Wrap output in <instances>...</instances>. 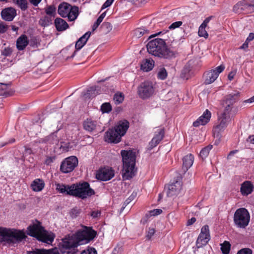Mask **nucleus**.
Wrapping results in <instances>:
<instances>
[{
  "mask_svg": "<svg viewBox=\"0 0 254 254\" xmlns=\"http://www.w3.org/2000/svg\"><path fill=\"white\" fill-rule=\"evenodd\" d=\"M211 18L212 16H209L205 18V20L203 21V23L200 25L206 27Z\"/></svg>",
  "mask_w": 254,
  "mask_h": 254,
  "instance_id": "obj_61",
  "label": "nucleus"
},
{
  "mask_svg": "<svg viewBox=\"0 0 254 254\" xmlns=\"http://www.w3.org/2000/svg\"><path fill=\"white\" fill-rule=\"evenodd\" d=\"M67 195L84 199L95 194V191L90 188L87 182L73 184L68 188Z\"/></svg>",
  "mask_w": 254,
  "mask_h": 254,
  "instance_id": "obj_6",
  "label": "nucleus"
},
{
  "mask_svg": "<svg viewBox=\"0 0 254 254\" xmlns=\"http://www.w3.org/2000/svg\"><path fill=\"white\" fill-rule=\"evenodd\" d=\"M231 245L228 241H225L221 244V250L223 254H229L230 250Z\"/></svg>",
  "mask_w": 254,
  "mask_h": 254,
  "instance_id": "obj_40",
  "label": "nucleus"
},
{
  "mask_svg": "<svg viewBox=\"0 0 254 254\" xmlns=\"http://www.w3.org/2000/svg\"><path fill=\"white\" fill-rule=\"evenodd\" d=\"M16 15V11L13 7H7L2 10L1 16L2 19L7 21L13 20Z\"/></svg>",
  "mask_w": 254,
  "mask_h": 254,
  "instance_id": "obj_20",
  "label": "nucleus"
},
{
  "mask_svg": "<svg viewBox=\"0 0 254 254\" xmlns=\"http://www.w3.org/2000/svg\"><path fill=\"white\" fill-rule=\"evenodd\" d=\"M96 122L91 119H87L83 123V128L88 132L94 130L96 128Z\"/></svg>",
  "mask_w": 254,
  "mask_h": 254,
  "instance_id": "obj_32",
  "label": "nucleus"
},
{
  "mask_svg": "<svg viewBox=\"0 0 254 254\" xmlns=\"http://www.w3.org/2000/svg\"><path fill=\"white\" fill-rule=\"evenodd\" d=\"M101 213L98 211H93L91 212V216L93 218H97L100 215Z\"/></svg>",
  "mask_w": 254,
  "mask_h": 254,
  "instance_id": "obj_63",
  "label": "nucleus"
},
{
  "mask_svg": "<svg viewBox=\"0 0 254 254\" xmlns=\"http://www.w3.org/2000/svg\"><path fill=\"white\" fill-rule=\"evenodd\" d=\"M124 100V95L122 93H117L114 95V100L116 104L122 103Z\"/></svg>",
  "mask_w": 254,
  "mask_h": 254,
  "instance_id": "obj_46",
  "label": "nucleus"
},
{
  "mask_svg": "<svg viewBox=\"0 0 254 254\" xmlns=\"http://www.w3.org/2000/svg\"><path fill=\"white\" fill-rule=\"evenodd\" d=\"M194 161V156L191 154H189L183 158L182 169L186 172L192 165Z\"/></svg>",
  "mask_w": 254,
  "mask_h": 254,
  "instance_id": "obj_25",
  "label": "nucleus"
},
{
  "mask_svg": "<svg viewBox=\"0 0 254 254\" xmlns=\"http://www.w3.org/2000/svg\"><path fill=\"white\" fill-rule=\"evenodd\" d=\"M210 240V235L209 226L207 225L203 226L198 235L196 242V245L197 248H200L206 246Z\"/></svg>",
  "mask_w": 254,
  "mask_h": 254,
  "instance_id": "obj_13",
  "label": "nucleus"
},
{
  "mask_svg": "<svg viewBox=\"0 0 254 254\" xmlns=\"http://www.w3.org/2000/svg\"><path fill=\"white\" fill-rule=\"evenodd\" d=\"M183 24V22L181 21H176V22H175L174 23H173L172 24H171L169 27V29H174L176 28H178V27H179L180 26H181Z\"/></svg>",
  "mask_w": 254,
  "mask_h": 254,
  "instance_id": "obj_53",
  "label": "nucleus"
},
{
  "mask_svg": "<svg viewBox=\"0 0 254 254\" xmlns=\"http://www.w3.org/2000/svg\"><path fill=\"white\" fill-rule=\"evenodd\" d=\"M57 131L53 132L43 139V142L49 143L50 144H57L59 141L57 135Z\"/></svg>",
  "mask_w": 254,
  "mask_h": 254,
  "instance_id": "obj_34",
  "label": "nucleus"
},
{
  "mask_svg": "<svg viewBox=\"0 0 254 254\" xmlns=\"http://www.w3.org/2000/svg\"><path fill=\"white\" fill-rule=\"evenodd\" d=\"M168 76V73L164 67L160 68L158 73L157 78L161 80H165Z\"/></svg>",
  "mask_w": 254,
  "mask_h": 254,
  "instance_id": "obj_41",
  "label": "nucleus"
},
{
  "mask_svg": "<svg viewBox=\"0 0 254 254\" xmlns=\"http://www.w3.org/2000/svg\"><path fill=\"white\" fill-rule=\"evenodd\" d=\"M154 91L153 83L149 81H145L138 86L137 93L140 98L145 99L152 96Z\"/></svg>",
  "mask_w": 254,
  "mask_h": 254,
  "instance_id": "obj_11",
  "label": "nucleus"
},
{
  "mask_svg": "<svg viewBox=\"0 0 254 254\" xmlns=\"http://www.w3.org/2000/svg\"><path fill=\"white\" fill-rule=\"evenodd\" d=\"M148 52L160 59L171 60L176 57L177 52L168 47L165 40L156 38L149 41L147 45Z\"/></svg>",
  "mask_w": 254,
  "mask_h": 254,
  "instance_id": "obj_1",
  "label": "nucleus"
},
{
  "mask_svg": "<svg viewBox=\"0 0 254 254\" xmlns=\"http://www.w3.org/2000/svg\"><path fill=\"white\" fill-rule=\"evenodd\" d=\"M114 1L112 0H107L102 6V9L109 7Z\"/></svg>",
  "mask_w": 254,
  "mask_h": 254,
  "instance_id": "obj_58",
  "label": "nucleus"
},
{
  "mask_svg": "<svg viewBox=\"0 0 254 254\" xmlns=\"http://www.w3.org/2000/svg\"><path fill=\"white\" fill-rule=\"evenodd\" d=\"M76 239L78 240L80 245L89 243L97 236V232L92 227L84 226L75 233Z\"/></svg>",
  "mask_w": 254,
  "mask_h": 254,
  "instance_id": "obj_9",
  "label": "nucleus"
},
{
  "mask_svg": "<svg viewBox=\"0 0 254 254\" xmlns=\"http://www.w3.org/2000/svg\"><path fill=\"white\" fill-rule=\"evenodd\" d=\"M156 231L154 228H149L148 231H147L146 237L147 240H150L152 237L154 235Z\"/></svg>",
  "mask_w": 254,
  "mask_h": 254,
  "instance_id": "obj_52",
  "label": "nucleus"
},
{
  "mask_svg": "<svg viewBox=\"0 0 254 254\" xmlns=\"http://www.w3.org/2000/svg\"><path fill=\"white\" fill-rule=\"evenodd\" d=\"M106 14V12H104L102 13L99 17L97 19L96 21L94 23L92 26V30L94 31L95 30L97 27L99 26V25L100 24V23L102 22L103 19L105 17Z\"/></svg>",
  "mask_w": 254,
  "mask_h": 254,
  "instance_id": "obj_44",
  "label": "nucleus"
},
{
  "mask_svg": "<svg viewBox=\"0 0 254 254\" xmlns=\"http://www.w3.org/2000/svg\"><path fill=\"white\" fill-rule=\"evenodd\" d=\"M236 74V70H232L231 71L228 75V78L229 80L231 81L232 80L234 76H235Z\"/></svg>",
  "mask_w": 254,
  "mask_h": 254,
  "instance_id": "obj_59",
  "label": "nucleus"
},
{
  "mask_svg": "<svg viewBox=\"0 0 254 254\" xmlns=\"http://www.w3.org/2000/svg\"><path fill=\"white\" fill-rule=\"evenodd\" d=\"M121 154L123 163V178L125 180H129L135 175L136 153L132 150H123Z\"/></svg>",
  "mask_w": 254,
  "mask_h": 254,
  "instance_id": "obj_3",
  "label": "nucleus"
},
{
  "mask_svg": "<svg viewBox=\"0 0 254 254\" xmlns=\"http://www.w3.org/2000/svg\"><path fill=\"white\" fill-rule=\"evenodd\" d=\"M14 2L22 11L26 10L28 7V3L26 0H14Z\"/></svg>",
  "mask_w": 254,
  "mask_h": 254,
  "instance_id": "obj_39",
  "label": "nucleus"
},
{
  "mask_svg": "<svg viewBox=\"0 0 254 254\" xmlns=\"http://www.w3.org/2000/svg\"><path fill=\"white\" fill-rule=\"evenodd\" d=\"M132 198H130V196L127 199L123 204V205L122 207V210H123L127 206V205L130 202Z\"/></svg>",
  "mask_w": 254,
  "mask_h": 254,
  "instance_id": "obj_62",
  "label": "nucleus"
},
{
  "mask_svg": "<svg viewBox=\"0 0 254 254\" xmlns=\"http://www.w3.org/2000/svg\"><path fill=\"white\" fill-rule=\"evenodd\" d=\"M80 246L78 240L76 239L75 234L71 236L68 235L62 239L61 251L63 253H65V250H69L72 248L74 249Z\"/></svg>",
  "mask_w": 254,
  "mask_h": 254,
  "instance_id": "obj_12",
  "label": "nucleus"
},
{
  "mask_svg": "<svg viewBox=\"0 0 254 254\" xmlns=\"http://www.w3.org/2000/svg\"><path fill=\"white\" fill-rule=\"evenodd\" d=\"M8 29V26L3 22L0 23V33H5Z\"/></svg>",
  "mask_w": 254,
  "mask_h": 254,
  "instance_id": "obj_57",
  "label": "nucleus"
},
{
  "mask_svg": "<svg viewBox=\"0 0 254 254\" xmlns=\"http://www.w3.org/2000/svg\"><path fill=\"white\" fill-rule=\"evenodd\" d=\"M12 53V49L9 47H5L1 51V55L6 57L10 56Z\"/></svg>",
  "mask_w": 254,
  "mask_h": 254,
  "instance_id": "obj_49",
  "label": "nucleus"
},
{
  "mask_svg": "<svg viewBox=\"0 0 254 254\" xmlns=\"http://www.w3.org/2000/svg\"><path fill=\"white\" fill-rule=\"evenodd\" d=\"M240 96V93L239 92L232 93L225 96L223 102L233 106L234 104L239 101Z\"/></svg>",
  "mask_w": 254,
  "mask_h": 254,
  "instance_id": "obj_23",
  "label": "nucleus"
},
{
  "mask_svg": "<svg viewBox=\"0 0 254 254\" xmlns=\"http://www.w3.org/2000/svg\"><path fill=\"white\" fill-rule=\"evenodd\" d=\"M78 160L75 156H71L65 158L61 163V171L65 174L72 172L78 166Z\"/></svg>",
  "mask_w": 254,
  "mask_h": 254,
  "instance_id": "obj_10",
  "label": "nucleus"
},
{
  "mask_svg": "<svg viewBox=\"0 0 254 254\" xmlns=\"http://www.w3.org/2000/svg\"><path fill=\"white\" fill-rule=\"evenodd\" d=\"M27 234L31 237L35 238L39 241L47 244H52L55 237L54 233L47 231L42 226V223L37 220L36 223L27 227Z\"/></svg>",
  "mask_w": 254,
  "mask_h": 254,
  "instance_id": "obj_2",
  "label": "nucleus"
},
{
  "mask_svg": "<svg viewBox=\"0 0 254 254\" xmlns=\"http://www.w3.org/2000/svg\"><path fill=\"white\" fill-rule=\"evenodd\" d=\"M254 186L251 181H246L241 186L240 192L242 195L247 196L252 193Z\"/></svg>",
  "mask_w": 254,
  "mask_h": 254,
  "instance_id": "obj_21",
  "label": "nucleus"
},
{
  "mask_svg": "<svg viewBox=\"0 0 254 254\" xmlns=\"http://www.w3.org/2000/svg\"><path fill=\"white\" fill-rule=\"evenodd\" d=\"M45 11L47 16L51 17H55L56 15V8L54 5H48L45 8Z\"/></svg>",
  "mask_w": 254,
  "mask_h": 254,
  "instance_id": "obj_36",
  "label": "nucleus"
},
{
  "mask_svg": "<svg viewBox=\"0 0 254 254\" xmlns=\"http://www.w3.org/2000/svg\"><path fill=\"white\" fill-rule=\"evenodd\" d=\"M155 62L151 58L146 59L142 61L141 69L146 72L151 70L154 66Z\"/></svg>",
  "mask_w": 254,
  "mask_h": 254,
  "instance_id": "obj_26",
  "label": "nucleus"
},
{
  "mask_svg": "<svg viewBox=\"0 0 254 254\" xmlns=\"http://www.w3.org/2000/svg\"><path fill=\"white\" fill-rule=\"evenodd\" d=\"M222 106L224 108L223 112L221 114H224V115H230V113L231 112L233 106L230 105L229 104H226V103L222 102Z\"/></svg>",
  "mask_w": 254,
  "mask_h": 254,
  "instance_id": "obj_43",
  "label": "nucleus"
},
{
  "mask_svg": "<svg viewBox=\"0 0 254 254\" xmlns=\"http://www.w3.org/2000/svg\"><path fill=\"white\" fill-rule=\"evenodd\" d=\"M225 69L224 65H220L216 67L214 69H211L206 72L204 74L205 78L204 83L205 84H210L217 78L219 74L221 73Z\"/></svg>",
  "mask_w": 254,
  "mask_h": 254,
  "instance_id": "obj_14",
  "label": "nucleus"
},
{
  "mask_svg": "<svg viewBox=\"0 0 254 254\" xmlns=\"http://www.w3.org/2000/svg\"><path fill=\"white\" fill-rule=\"evenodd\" d=\"M149 33L150 30L145 27L137 28L134 31V35L137 38L143 36H147Z\"/></svg>",
  "mask_w": 254,
  "mask_h": 254,
  "instance_id": "obj_33",
  "label": "nucleus"
},
{
  "mask_svg": "<svg viewBox=\"0 0 254 254\" xmlns=\"http://www.w3.org/2000/svg\"><path fill=\"white\" fill-rule=\"evenodd\" d=\"M249 3L251 13L254 12V0H249Z\"/></svg>",
  "mask_w": 254,
  "mask_h": 254,
  "instance_id": "obj_64",
  "label": "nucleus"
},
{
  "mask_svg": "<svg viewBox=\"0 0 254 254\" xmlns=\"http://www.w3.org/2000/svg\"><path fill=\"white\" fill-rule=\"evenodd\" d=\"M237 254H252V251L249 248H244L239 251Z\"/></svg>",
  "mask_w": 254,
  "mask_h": 254,
  "instance_id": "obj_54",
  "label": "nucleus"
},
{
  "mask_svg": "<svg viewBox=\"0 0 254 254\" xmlns=\"http://www.w3.org/2000/svg\"><path fill=\"white\" fill-rule=\"evenodd\" d=\"M52 23V18L49 16H45L41 18L39 24L42 27H47Z\"/></svg>",
  "mask_w": 254,
  "mask_h": 254,
  "instance_id": "obj_35",
  "label": "nucleus"
},
{
  "mask_svg": "<svg viewBox=\"0 0 254 254\" xmlns=\"http://www.w3.org/2000/svg\"><path fill=\"white\" fill-rule=\"evenodd\" d=\"M233 220L236 227L245 229L248 226L250 221V213L245 208H238L234 213Z\"/></svg>",
  "mask_w": 254,
  "mask_h": 254,
  "instance_id": "obj_8",
  "label": "nucleus"
},
{
  "mask_svg": "<svg viewBox=\"0 0 254 254\" xmlns=\"http://www.w3.org/2000/svg\"><path fill=\"white\" fill-rule=\"evenodd\" d=\"M115 175L114 170L109 167L100 169L96 174V178L103 181L111 180Z\"/></svg>",
  "mask_w": 254,
  "mask_h": 254,
  "instance_id": "obj_15",
  "label": "nucleus"
},
{
  "mask_svg": "<svg viewBox=\"0 0 254 254\" xmlns=\"http://www.w3.org/2000/svg\"><path fill=\"white\" fill-rule=\"evenodd\" d=\"M101 27L105 30L106 32H110L112 29V25L110 22H104Z\"/></svg>",
  "mask_w": 254,
  "mask_h": 254,
  "instance_id": "obj_51",
  "label": "nucleus"
},
{
  "mask_svg": "<svg viewBox=\"0 0 254 254\" xmlns=\"http://www.w3.org/2000/svg\"><path fill=\"white\" fill-rule=\"evenodd\" d=\"M218 124L215 127V131L218 133L223 131L227 127L228 125L231 122V118L230 115H224L221 114L218 116Z\"/></svg>",
  "mask_w": 254,
  "mask_h": 254,
  "instance_id": "obj_17",
  "label": "nucleus"
},
{
  "mask_svg": "<svg viewBox=\"0 0 254 254\" xmlns=\"http://www.w3.org/2000/svg\"><path fill=\"white\" fill-rule=\"evenodd\" d=\"M26 237L21 230L0 227V243L14 244L21 242Z\"/></svg>",
  "mask_w": 254,
  "mask_h": 254,
  "instance_id": "obj_4",
  "label": "nucleus"
},
{
  "mask_svg": "<svg viewBox=\"0 0 254 254\" xmlns=\"http://www.w3.org/2000/svg\"><path fill=\"white\" fill-rule=\"evenodd\" d=\"M58 12L62 17H67L68 21H74L79 15V8L63 2L59 5Z\"/></svg>",
  "mask_w": 254,
  "mask_h": 254,
  "instance_id": "obj_7",
  "label": "nucleus"
},
{
  "mask_svg": "<svg viewBox=\"0 0 254 254\" xmlns=\"http://www.w3.org/2000/svg\"><path fill=\"white\" fill-rule=\"evenodd\" d=\"M162 210L161 209H154L149 211L146 214L145 217L147 218L150 217L151 216H155L158 215L162 213Z\"/></svg>",
  "mask_w": 254,
  "mask_h": 254,
  "instance_id": "obj_42",
  "label": "nucleus"
},
{
  "mask_svg": "<svg viewBox=\"0 0 254 254\" xmlns=\"http://www.w3.org/2000/svg\"><path fill=\"white\" fill-rule=\"evenodd\" d=\"M44 187L45 183L43 180L40 179H36L32 182L31 185V187L34 191H41Z\"/></svg>",
  "mask_w": 254,
  "mask_h": 254,
  "instance_id": "obj_29",
  "label": "nucleus"
},
{
  "mask_svg": "<svg viewBox=\"0 0 254 254\" xmlns=\"http://www.w3.org/2000/svg\"><path fill=\"white\" fill-rule=\"evenodd\" d=\"M55 25L58 31H63L68 27V24L64 19L61 18H57L55 20Z\"/></svg>",
  "mask_w": 254,
  "mask_h": 254,
  "instance_id": "obj_30",
  "label": "nucleus"
},
{
  "mask_svg": "<svg viewBox=\"0 0 254 254\" xmlns=\"http://www.w3.org/2000/svg\"><path fill=\"white\" fill-rule=\"evenodd\" d=\"M182 182L180 181H176L168 186V193L171 195L178 193L182 189Z\"/></svg>",
  "mask_w": 254,
  "mask_h": 254,
  "instance_id": "obj_24",
  "label": "nucleus"
},
{
  "mask_svg": "<svg viewBox=\"0 0 254 254\" xmlns=\"http://www.w3.org/2000/svg\"><path fill=\"white\" fill-rule=\"evenodd\" d=\"M55 160V156H47L45 161V164L47 165H50Z\"/></svg>",
  "mask_w": 254,
  "mask_h": 254,
  "instance_id": "obj_56",
  "label": "nucleus"
},
{
  "mask_svg": "<svg viewBox=\"0 0 254 254\" xmlns=\"http://www.w3.org/2000/svg\"><path fill=\"white\" fill-rule=\"evenodd\" d=\"M211 117V112L206 109L203 114L193 122V126L195 127H198L200 125L204 126L209 122Z\"/></svg>",
  "mask_w": 254,
  "mask_h": 254,
  "instance_id": "obj_19",
  "label": "nucleus"
},
{
  "mask_svg": "<svg viewBox=\"0 0 254 254\" xmlns=\"http://www.w3.org/2000/svg\"><path fill=\"white\" fill-rule=\"evenodd\" d=\"M90 34L91 33L90 32H87L77 41L75 46L76 51L74 52L73 55L71 57V58H73L74 56L76 51L80 50L84 46L88 38L90 37Z\"/></svg>",
  "mask_w": 254,
  "mask_h": 254,
  "instance_id": "obj_22",
  "label": "nucleus"
},
{
  "mask_svg": "<svg viewBox=\"0 0 254 254\" xmlns=\"http://www.w3.org/2000/svg\"><path fill=\"white\" fill-rule=\"evenodd\" d=\"M55 186L56 187V190L61 193H65L67 194V192L69 189H68L70 186L65 185L63 184L56 183Z\"/></svg>",
  "mask_w": 254,
  "mask_h": 254,
  "instance_id": "obj_37",
  "label": "nucleus"
},
{
  "mask_svg": "<svg viewBox=\"0 0 254 254\" xmlns=\"http://www.w3.org/2000/svg\"><path fill=\"white\" fill-rule=\"evenodd\" d=\"M80 213L79 209L77 208H73L71 210L70 215L72 218H75Z\"/></svg>",
  "mask_w": 254,
  "mask_h": 254,
  "instance_id": "obj_55",
  "label": "nucleus"
},
{
  "mask_svg": "<svg viewBox=\"0 0 254 254\" xmlns=\"http://www.w3.org/2000/svg\"><path fill=\"white\" fill-rule=\"evenodd\" d=\"M250 7L249 0H242L235 4L233 8V11L238 14H247L251 13Z\"/></svg>",
  "mask_w": 254,
  "mask_h": 254,
  "instance_id": "obj_16",
  "label": "nucleus"
},
{
  "mask_svg": "<svg viewBox=\"0 0 254 254\" xmlns=\"http://www.w3.org/2000/svg\"><path fill=\"white\" fill-rule=\"evenodd\" d=\"M87 93L90 96H92V95L95 96L96 95L99 94V89L98 86H94L89 87L87 91Z\"/></svg>",
  "mask_w": 254,
  "mask_h": 254,
  "instance_id": "obj_47",
  "label": "nucleus"
},
{
  "mask_svg": "<svg viewBox=\"0 0 254 254\" xmlns=\"http://www.w3.org/2000/svg\"><path fill=\"white\" fill-rule=\"evenodd\" d=\"M165 135L164 128L157 129L154 132V136L149 143V149H152L163 139Z\"/></svg>",
  "mask_w": 254,
  "mask_h": 254,
  "instance_id": "obj_18",
  "label": "nucleus"
},
{
  "mask_svg": "<svg viewBox=\"0 0 254 254\" xmlns=\"http://www.w3.org/2000/svg\"><path fill=\"white\" fill-rule=\"evenodd\" d=\"M80 254H97V253L94 248L88 247L86 250L82 251Z\"/></svg>",
  "mask_w": 254,
  "mask_h": 254,
  "instance_id": "obj_50",
  "label": "nucleus"
},
{
  "mask_svg": "<svg viewBox=\"0 0 254 254\" xmlns=\"http://www.w3.org/2000/svg\"><path fill=\"white\" fill-rule=\"evenodd\" d=\"M212 148V145H209L204 148H203L199 153L200 157L204 159L206 158L208 155L210 150Z\"/></svg>",
  "mask_w": 254,
  "mask_h": 254,
  "instance_id": "obj_38",
  "label": "nucleus"
},
{
  "mask_svg": "<svg viewBox=\"0 0 254 254\" xmlns=\"http://www.w3.org/2000/svg\"><path fill=\"white\" fill-rule=\"evenodd\" d=\"M26 254H60L57 248L49 250L36 249L35 251L27 252Z\"/></svg>",
  "mask_w": 254,
  "mask_h": 254,
  "instance_id": "obj_27",
  "label": "nucleus"
},
{
  "mask_svg": "<svg viewBox=\"0 0 254 254\" xmlns=\"http://www.w3.org/2000/svg\"><path fill=\"white\" fill-rule=\"evenodd\" d=\"M29 44V40L25 35H21L16 41V47L19 51L24 50Z\"/></svg>",
  "mask_w": 254,
  "mask_h": 254,
  "instance_id": "obj_28",
  "label": "nucleus"
},
{
  "mask_svg": "<svg viewBox=\"0 0 254 254\" xmlns=\"http://www.w3.org/2000/svg\"><path fill=\"white\" fill-rule=\"evenodd\" d=\"M205 27L200 25L198 29V34L200 37L207 38L208 37V34L205 30Z\"/></svg>",
  "mask_w": 254,
  "mask_h": 254,
  "instance_id": "obj_48",
  "label": "nucleus"
},
{
  "mask_svg": "<svg viewBox=\"0 0 254 254\" xmlns=\"http://www.w3.org/2000/svg\"><path fill=\"white\" fill-rule=\"evenodd\" d=\"M129 127L127 120L120 121L114 128L109 129L105 133V141L109 143H117L121 140L122 136L126 133Z\"/></svg>",
  "mask_w": 254,
  "mask_h": 254,
  "instance_id": "obj_5",
  "label": "nucleus"
},
{
  "mask_svg": "<svg viewBox=\"0 0 254 254\" xmlns=\"http://www.w3.org/2000/svg\"><path fill=\"white\" fill-rule=\"evenodd\" d=\"M11 84L0 83V95L5 97L11 96L13 94V91L9 89Z\"/></svg>",
  "mask_w": 254,
  "mask_h": 254,
  "instance_id": "obj_31",
  "label": "nucleus"
},
{
  "mask_svg": "<svg viewBox=\"0 0 254 254\" xmlns=\"http://www.w3.org/2000/svg\"><path fill=\"white\" fill-rule=\"evenodd\" d=\"M112 106L110 103L106 102L101 106V111L103 113H109L112 111Z\"/></svg>",
  "mask_w": 254,
  "mask_h": 254,
  "instance_id": "obj_45",
  "label": "nucleus"
},
{
  "mask_svg": "<svg viewBox=\"0 0 254 254\" xmlns=\"http://www.w3.org/2000/svg\"><path fill=\"white\" fill-rule=\"evenodd\" d=\"M169 31L168 30H163L161 31H160L155 34H153V35H151L149 36V38H152V37H154L156 36H157V35H163L165 33H166L167 32H168Z\"/></svg>",
  "mask_w": 254,
  "mask_h": 254,
  "instance_id": "obj_60",
  "label": "nucleus"
}]
</instances>
